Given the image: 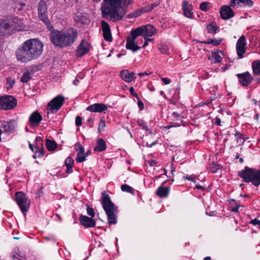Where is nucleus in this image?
I'll list each match as a JSON object with an SVG mask.
<instances>
[{
  "label": "nucleus",
  "instance_id": "f03ea898",
  "mask_svg": "<svg viewBox=\"0 0 260 260\" xmlns=\"http://www.w3.org/2000/svg\"><path fill=\"white\" fill-rule=\"evenodd\" d=\"M123 0H103L101 3V10L102 17L113 22L121 20L126 11L122 7Z\"/></svg>",
  "mask_w": 260,
  "mask_h": 260
},
{
  "label": "nucleus",
  "instance_id": "6ab92c4d",
  "mask_svg": "<svg viewBox=\"0 0 260 260\" xmlns=\"http://www.w3.org/2000/svg\"><path fill=\"white\" fill-rule=\"evenodd\" d=\"M3 132L8 134H11L15 131L16 123L15 121H5L2 124Z\"/></svg>",
  "mask_w": 260,
  "mask_h": 260
},
{
  "label": "nucleus",
  "instance_id": "aec40b11",
  "mask_svg": "<svg viewBox=\"0 0 260 260\" xmlns=\"http://www.w3.org/2000/svg\"><path fill=\"white\" fill-rule=\"evenodd\" d=\"M126 48L135 52L139 50L140 47L138 46L135 39L132 37H128L126 39Z\"/></svg>",
  "mask_w": 260,
  "mask_h": 260
},
{
  "label": "nucleus",
  "instance_id": "1a4fd4ad",
  "mask_svg": "<svg viewBox=\"0 0 260 260\" xmlns=\"http://www.w3.org/2000/svg\"><path fill=\"white\" fill-rule=\"evenodd\" d=\"M38 11L40 19L48 26L50 23L48 17L47 4L44 0L40 1L38 7Z\"/></svg>",
  "mask_w": 260,
  "mask_h": 260
},
{
  "label": "nucleus",
  "instance_id": "9b49d317",
  "mask_svg": "<svg viewBox=\"0 0 260 260\" xmlns=\"http://www.w3.org/2000/svg\"><path fill=\"white\" fill-rule=\"evenodd\" d=\"M246 40L244 36H241L236 43V51L240 58L243 57V54L246 51Z\"/></svg>",
  "mask_w": 260,
  "mask_h": 260
},
{
  "label": "nucleus",
  "instance_id": "3c124183",
  "mask_svg": "<svg viewBox=\"0 0 260 260\" xmlns=\"http://www.w3.org/2000/svg\"><path fill=\"white\" fill-rule=\"evenodd\" d=\"M135 17L140 16L143 13H144L143 9L138 10L134 11V12Z\"/></svg>",
  "mask_w": 260,
  "mask_h": 260
},
{
  "label": "nucleus",
  "instance_id": "e433bc0d",
  "mask_svg": "<svg viewBox=\"0 0 260 260\" xmlns=\"http://www.w3.org/2000/svg\"><path fill=\"white\" fill-rule=\"evenodd\" d=\"M76 160L78 162L85 161L86 160V156L84 152L78 153Z\"/></svg>",
  "mask_w": 260,
  "mask_h": 260
},
{
  "label": "nucleus",
  "instance_id": "a19ab883",
  "mask_svg": "<svg viewBox=\"0 0 260 260\" xmlns=\"http://www.w3.org/2000/svg\"><path fill=\"white\" fill-rule=\"evenodd\" d=\"M106 126V122L105 120L103 118H101L99 124L98 131L99 132H101V130L103 129L104 127Z\"/></svg>",
  "mask_w": 260,
  "mask_h": 260
},
{
  "label": "nucleus",
  "instance_id": "5701e85b",
  "mask_svg": "<svg viewBox=\"0 0 260 260\" xmlns=\"http://www.w3.org/2000/svg\"><path fill=\"white\" fill-rule=\"evenodd\" d=\"M143 27L144 39H146V38L148 37H151L157 32L156 28L151 24L143 25Z\"/></svg>",
  "mask_w": 260,
  "mask_h": 260
},
{
  "label": "nucleus",
  "instance_id": "6e6552de",
  "mask_svg": "<svg viewBox=\"0 0 260 260\" xmlns=\"http://www.w3.org/2000/svg\"><path fill=\"white\" fill-rule=\"evenodd\" d=\"M15 197L17 204L23 214L25 215L29 208L30 201L22 192H17L15 193Z\"/></svg>",
  "mask_w": 260,
  "mask_h": 260
},
{
  "label": "nucleus",
  "instance_id": "2f4dec72",
  "mask_svg": "<svg viewBox=\"0 0 260 260\" xmlns=\"http://www.w3.org/2000/svg\"><path fill=\"white\" fill-rule=\"evenodd\" d=\"M46 145L47 149L49 151L54 150L57 147V144L55 142L49 139L46 140Z\"/></svg>",
  "mask_w": 260,
  "mask_h": 260
},
{
  "label": "nucleus",
  "instance_id": "bb28decb",
  "mask_svg": "<svg viewBox=\"0 0 260 260\" xmlns=\"http://www.w3.org/2000/svg\"><path fill=\"white\" fill-rule=\"evenodd\" d=\"M24 256V253L20 251L18 248L15 249V250L11 253V257L14 260H26V258Z\"/></svg>",
  "mask_w": 260,
  "mask_h": 260
},
{
  "label": "nucleus",
  "instance_id": "7ed1b4c3",
  "mask_svg": "<svg viewBox=\"0 0 260 260\" xmlns=\"http://www.w3.org/2000/svg\"><path fill=\"white\" fill-rule=\"evenodd\" d=\"M78 32L74 28L63 29L60 31L53 30L50 33L51 42L60 48L71 46L76 41Z\"/></svg>",
  "mask_w": 260,
  "mask_h": 260
},
{
  "label": "nucleus",
  "instance_id": "39448f33",
  "mask_svg": "<svg viewBox=\"0 0 260 260\" xmlns=\"http://www.w3.org/2000/svg\"><path fill=\"white\" fill-rule=\"evenodd\" d=\"M238 175L245 182H251L255 186L260 184V170L246 167L239 172Z\"/></svg>",
  "mask_w": 260,
  "mask_h": 260
},
{
  "label": "nucleus",
  "instance_id": "69168bd1",
  "mask_svg": "<svg viewBox=\"0 0 260 260\" xmlns=\"http://www.w3.org/2000/svg\"><path fill=\"white\" fill-rule=\"evenodd\" d=\"M252 101L253 102V104L255 105L260 106V102L259 101H258L255 99H253L252 100Z\"/></svg>",
  "mask_w": 260,
  "mask_h": 260
},
{
  "label": "nucleus",
  "instance_id": "a18cd8bd",
  "mask_svg": "<svg viewBox=\"0 0 260 260\" xmlns=\"http://www.w3.org/2000/svg\"><path fill=\"white\" fill-rule=\"evenodd\" d=\"M129 92L132 95L136 98L137 99H139V97L138 95L137 94V93L136 92H135L134 88L133 87H131L129 88Z\"/></svg>",
  "mask_w": 260,
  "mask_h": 260
},
{
  "label": "nucleus",
  "instance_id": "c03bdc74",
  "mask_svg": "<svg viewBox=\"0 0 260 260\" xmlns=\"http://www.w3.org/2000/svg\"><path fill=\"white\" fill-rule=\"evenodd\" d=\"M7 83L9 85V87H8V88H12L14 83H15V81L14 80H12L11 79V78L10 77H8L7 78Z\"/></svg>",
  "mask_w": 260,
  "mask_h": 260
},
{
  "label": "nucleus",
  "instance_id": "4c0bfd02",
  "mask_svg": "<svg viewBox=\"0 0 260 260\" xmlns=\"http://www.w3.org/2000/svg\"><path fill=\"white\" fill-rule=\"evenodd\" d=\"M75 149L78 151V153L84 152V148L82 146L80 143H77L75 144Z\"/></svg>",
  "mask_w": 260,
  "mask_h": 260
},
{
  "label": "nucleus",
  "instance_id": "473e14b6",
  "mask_svg": "<svg viewBox=\"0 0 260 260\" xmlns=\"http://www.w3.org/2000/svg\"><path fill=\"white\" fill-rule=\"evenodd\" d=\"M235 136L237 140V143H238L239 145H243L245 141V139L240 133L236 132L235 134Z\"/></svg>",
  "mask_w": 260,
  "mask_h": 260
},
{
  "label": "nucleus",
  "instance_id": "4468645a",
  "mask_svg": "<svg viewBox=\"0 0 260 260\" xmlns=\"http://www.w3.org/2000/svg\"><path fill=\"white\" fill-rule=\"evenodd\" d=\"M35 149H36V154L32 157L34 158L37 157H42L44 154V150L43 147V140L40 137H37L36 138Z\"/></svg>",
  "mask_w": 260,
  "mask_h": 260
},
{
  "label": "nucleus",
  "instance_id": "393cba45",
  "mask_svg": "<svg viewBox=\"0 0 260 260\" xmlns=\"http://www.w3.org/2000/svg\"><path fill=\"white\" fill-rule=\"evenodd\" d=\"M170 187L162 185L159 186L155 192V194L160 198H166L170 192Z\"/></svg>",
  "mask_w": 260,
  "mask_h": 260
},
{
  "label": "nucleus",
  "instance_id": "ea45409f",
  "mask_svg": "<svg viewBox=\"0 0 260 260\" xmlns=\"http://www.w3.org/2000/svg\"><path fill=\"white\" fill-rule=\"evenodd\" d=\"M207 29L209 32L215 34L216 32L217 28L215 25L213 24H210L207 26Z\"/></svg>",
  "mask_w": 260,
  "mask_h": 260
},
{
  "label": "nucleus",
  "instance_id": "338daca9",
  "mask_svg": "<svg viewBox=\"0 0 260 260\" xmlns=\"http://www.w3.org/2000/svg\"><path fill=\"white\" fill-rule=\"evenodd\" d=\"M238 210H239V206H236V207L232 208L231 209V211L233 212H238Z\"/></svg>",
  "mask_w": 260,
  "mask_h": 260
},
{
  "label": "nucleus",
  "instance_id": "0eeeda50",
  "mask_svg": "<svg viewBox=\"0 0 260 260\" xmlns=\"http://www.w3.org/2000/svg\"><path fill=\"white\" fill-rule=\"evenodd\" d=\"M65 102V98L61 95H58L49 102L47 106L48 113H55L62 107Z\"/></svg>",
  "mask_w": 260,
  "mask_h": 260
},
{
  "label": "nucleus",
  "instance_id": "f257e3e1",
  "mask_svg": "<svg viewBox=\"0 0 260 260\" xmlns=\"http://www.w3.org/2000/svg\"><path fill=\"white\" fill-rule=\"evenodd\" d=\"M43 51V44L38 39H30L21 45L16 51L17 59L24 63L39 57Z\"/></svg>",
  "mask_w": 260,
  "mask_h": 260
},
{
  "label": "nucleus",
  "instance_id": "f3484780",
  "mask_svg": "<svg viewBox=\"0 0 260 260\" xmlns=\"http://www.w3.org/2000/svg\"><path fill=\"white\" fill-rule=\"evenodd\" d=\"M107 110V106L103 103H95L88 106L86 110L92 112L101 113Z\"/></svg>",
  "mask_w": 260,
  "mask_h": 260
},
{
  "label": "nucleus",
  "instance_id": "423d86ee",
  "mask_svg": "<svg viewBox=\"0 0 260 260\" xmlns=\"http://www.w3.org/2000/svg\"><path fill=\"white\" fill-rule=\"evenodd\" d=\"M21 20L17 17L9 16L4 17L0 20V35L5 34L10 29L21 30Z\"/></svg>",
  "mask_w": 260,
  "mask_h": 260
},
{
  "label": "nucleus",
  "instance_id": "dca6fc26",
  "mask_svg": "<svg viewBox=\"0 0 260 260\" xmlns=\"http://www.w3.org/2000/svg\"><path fill=\"white\" fill-rule=\"evenodd\" d=\"M101 26L104 39L108 42H111L112 37L109 24L104 20L101 21Z\"/></svg>",
  "mask_w": 260,
  "mask_h": 260
},
{
  "label": "nucleus",
  "instance_id": "052dcab7",
  "mask_svg": "<svg viewBox=\"0 0 260 260\" xmlns=\"http://www.w3.org/2000/svg\"><path fill=\"white\" fill-rule=\"evenodd\" d=\"M215 123L217 125H221V120L220 118L216 117L215 119Z\"/></svg>",
  "mask_w": 260,
  "mask_h": 260
},
{
  "label": "nucleus",
  "instance_id": "f8f14e48",
  "mask_svg": "<svg viewBox=\"0 0 260 260\" xmlns=\"http://www.w3.org/2000/svg\"><path fill=\"white\" fill-rule=\"evenodd\" d=\"M237 76L240 84L244 87L250 85L253 79L252 76L248 72L238 74Z\"/></svg>",
  "mask_w": 260,
  "mask_h": 260
},
{
  "label": "nucleus",
  "instance_id": "5fc2aeb1",
  "mask_svg": "<svg viewBox=\"0 0 260 260\" xmlns=\"http://www.w3.org/2000/svg\"><path fill=\"white\" fill-rule=\"evenodd\" d=\"M160 4V2L159 1H156L155 3L150 4L151 8L153 9L154 8L159 6Z\"/></svg>",
  "mask_w": 260,
  "mask_h": 260
},
{
  "label": "nucleus",
  "instance_id": "37998d69",
  "mask_svg": "<svg viewBox=\"0 0 260 260\" xmlns=\"http://www.w3.org/2000/svg\"><path fill=\"white\" fill-rule=\"evenodd\" d=\"M209 3L206 2H203L201 4L200 8L203 11H206L208 9V5Z\"/></svg>",
  "mask_w": 260,
  "mask_h": 260
},
{
  "label": "nucleus",
  "instance_id": "8fccbe9b",
  "mask_svg": "<svg viewBox=\"0 0 260 260\" xmlns=\"http://www.w3.org/2000/svg\"><path fill=\"white\" fill-rule=\"evenodd\" d=\"M143 12L145 13L150 12L152 10H153L152 8H151L150 4L148 5L147 6L144 7L143 9Z\"/></svg>",
  "mask_w": 260,
  "mask_h": 260
},
{
  "label": "nucleus",
  "instance_id": "b1692460",
  "mask_svg": "<svg viewBox=\"0 0 260 260\" xmlns=\"http://www.w3.org/2000/svg\"><path fill=\"white\" fill-rule=\"evenodd\" d=\"M42 120V115L38 112H33L30 116L29 122L32 125H36L39 124Z\"/></svg>",
  "mask_w": 260,
  "mask_h": 260
},
{
  "label": "nucleus",
  "instance_id": "864d4df0",
  "mask_svg": "<svg viewBox=\"0 0 260 260\" xmlns=\"http://www.w3.org/2000/svg\"><path fill=\"white\" fill-rule=\"evenodd\" d=\"M138 100V105L139 107L142 109L144 108V104L142 102V101L140 100V99L139 98V99H137Z\"/></svg>",
  "mask_w": 260,
  "mask_h": 260
},
{
  "label": "nucleus",
  "instance_id": "412c9836",
  "mask_svg": "<svg viewBox=\"0 0 260 260\" xmlns=\"http://www.w3.org/2000/svg\"><path fill=\"white\" fill-rule=\"evenodd\" d=\"M133 72L129 73L127 70H122L120 72V76L122 80L126 82H131L135 80L136 77Z\"/></svg>",
  "mask_w": 260,
  "mask_h": 260
},
{
  "label": "nucleus",
  "instance_id": "774afa93",
  "mask_svg": "<svg viewBox=\"0 0 260 260\" xmlns=\"http://www.w3.org/2000/svg\"><path fill=\"white\" fill-rule=\"evenodd\" d=\"M134 17H135V15H134V14L133 12L131 13V14H128V16H127V18H134Z\"/></svg>",
  "mask_w": 260,
  "mask_h": 260
},
{
  "label": "nucleus",
  "instance_id": "79ce46f5",
  "mask_svg": "<svg viewBox=\"0 0 260 260\" xmlns=\"http://www.w3.org/2000/svg\"><path fill=\"white\" fill-rule=\"evenodd\" d=\"M87 212L91 217V218L94 217L95 213L94 210L88 206L87 207Z\"/></svg>",
  "mask_w": 260,
  "mask_h": 260
},
{
  "label": "nucleus",
  "instance_id": "f704fd0d",
  "mask_svg": "<svg viewBox=\"0 0 260 260\" xmlns=\"http://www.w3.org/2000/svg\"><path fill=\"white\" fill-rule=\"evenodd\" d=\"M30 73L28 72H25L23 74L22 76L20 79V81L22 83H27L31 79Z\"/></svg>",
  "mask_w": 260,
  "mask_h": 260
},
{
  "label": "nucleus",
  "instance_id": "13d9d810",
  "mask_svg": "<svg viewBox=\"0 0 260 260\" xmlns=\"http://www.w3.org/2000/svg\"><path fill=\"white\" fill-rule=\"evenodd\" d=\"M219 169V168L218 167L213 166V167H211L210 171L212 173H214L216 172L217 170Z\"/></svg>",
  "mask_w": 260,
  "mask_h": 260
},
{
  "label": "nucleus",
  "instance_id": "09e8293b",
  "mask_svg": "<svg viewBox=\"0 0 260 260\" xmlns=\"http://www.w3.org/2000/svg\"><path fill=\"white\" fill-rule=\"evenodd\" d=\"M239 1V0H231L229 6H230V7H235L236 6H238Z\"/></svg>",
  "mask_w": 260,
  "mask_h": 260
},
{
  "label": "nucleus",
  "instance_id": "4d7b16f0",
  "mask_svg": "<svg viewBox=\"0 0 260 260\" xmlns=\"http://www.w3.org/2000/svg\"><path fill=\"white\" fill-rule=\"evenodd\" d=\"M161 80L165 84H169L170 83V80L168 78H161Z\"/></svg>",
  "mask_w": 260,
  "mask_h": 260
},
{
  "label": "nucleus",
  "instance_id": "2eb2a0df",
  "mask_svg": "<svg viewBox=\"0 0 260 260\" xmlns=\"http://www.w3.org/2000/svg\"><path fill=\"white\" fill-rule=\"evenodd\" d=\"M220 14L223 20L230 19L234 16V12L230 6L227 5L222 6L220 10Z\"/></svg>",
  "mask_w": 260,
  "mask_h": 260
},
{
  "label": "nucleus",
  "instance_id": "c9c22d12",
  "mask_svg": "<svg viewBox=\"0 0 260 260\" xmlns=\"http://www.w3.org/2000/svg\"><path fill=\"white\" fill-rule=\"evenodd\" d=\"M121 190L124 192H129L133 194L134 193L133 188L127 184H123L121 186Z\"/></svg>",
  "mask_w": 260,
  "mask_h": 260
},
{
  "label": "nucleus",
  "instance_id": "c85d7f7f",
  "mask_svg": "<svg viewBox=\"0 0 260 260\" xmlns=\"http://www.w3.org/2000/svg\"><path fill=\"white\" fill-rule=\"evenodd\" d=\"M253 73L255 76H260V61L255 60L252 66Z\"/></svg>",
  "mask_w": 260,
  "mask_h": 260
},
{
  "label": "nucleus",
  "instance_id": "cd10ccee",
  "mask_svg": "<svg viewBox=\"0 0 260 260\" xmlns=\"http://www.w3.org/2000/svg\"><path fill=\"white\" fill-rule=\"evenodd\" d=\"M131 37L136 39L139 36H142L144 38L143 25L133 29L131 32Z\"/></svg>",
  "mask_w": 260,
  "mask_h": 260
},
{
  "label": "nucleus",
  "instance_id": "20e7f679",
  "mask_svg": "<svg viewBox=\"0 0 260 260\" xmlns=\"http://www.w3.org/2000/svg\"><path fill=\"white\" fill-rule=\"evenodd\" d=\"M102 196L101 202L107 214L108 223L109 224H115L117 223V207L112 202L105 191L102 192Z\"/></svg>",
  "mask_w": 260,
  "mask_h": 260
},
{
  "label": "nucleus",
  "instance_id": "ddd939ff",
  "mask_svg": "<svg viewBox=\"0 0 260 260\" xmlns=\"http://www.w3.org/2000/svg\"><path fill=\"white\" fill-rule=\"evenodd\" d=\"M90 44L88 42L84 40L79 44L76 52V55L77 57H82L89 51Z\"/></svg>",
  "mask_w": 260,
  "mask_h": 260
},
{
  "label": "nucleus",
  "instance_id": "bf43d9fd",
  "mask_svg": "<svg viewBox=\"0 0 260 260\" xmlns=\"http://www.w3.org/2000/svg\"><path fill=\"white\" fill-rule=\"evenodd\" d=\"M148 164L150 166H154L157 164V162L155 160L152 159L148 161Z\"/></svg>",
  "mask_w": 260,
  "mask_h": 260
},
{
  "label": "nucleus",
  "instance_id": "e2e57ef3",
  "mask_svg": "<svg viewBox=\"0 0 260 260\" xmlns=\"http://www.w3.org/2000/svg\"><path fill=\"white\" fill-rule=\"evenodd\" d=\"M150 74V73H148L147 72H143V73H140L139 74H138V76H140V77H142V76H145V75H149Z\"/></svg>",
  "mask_w": 260,
  "mask_h": 260
},
{
  "label": "nucleus",
  "instance_id": "680f3d73",
  "mask_svg": "<svg viewBox=\"0 0 260 260\" xmlns=\"http://www.w3.org/2000/svg\"><path fill=\"white\" fill-rule=\"evenodd\" d=\"M196 188L198 189L204 190L205 189V187L200 184H197L196 185Z\"/></svg>",
  "mask_w": 260,
  "mask_h": 260
},
{
  "label": "nucleus",
  "instance_id": "4be33fe9",
  "mask_svg": "<svg viewBox=\"0 0 260 260\" xmlns=\"http://www.w3.org/2000/svg\"><path fill=\"white\" fill-rule=\"evenodd\" d=\"M80 221L82 225L86 228H91L95 226L94 220L85 215L80 216Z\"/></svg>",
  "mask_w": 260,
  "mask_h": 260
},
{
  "label": "nucleus",
  "instance_id": "9d476101",
  "mask_svg": "<svg viewBox=\"0 0 260 260\" xmlns=\"http://www.w3.org/2000/svg\"><path fill=\"white\" fill-rule=\"evenodd\" d=\"M16 105L17 100L13 96L5 95L0 98V109H12Z\"/></svg>",
  "mask_w": 260,
  "mask_h": 260
},
{
  "label": "nucleus",
  "instance_id": "72a5a7b5",
  "mask_svg": "<svg viewBox=\"0 0 260 260\" xmlns=\"http://www.w3.org/2000/svg\"><path fill=\"white\" fill-rule=\"evenodd\" d=\"M253 5V2L251 0H239V7H251Z\"/></svg>",
  "mask_w": 260,
  "mask_h": 260
},
{
  "label": "nucleus",
  "instance_id": "49530a36",
  "mask_svg": "<svg viewBox=\"0 0 260 260\" xmlns=\"http://www.w3.org/2000/svg\"><path fill=\"white\" fill-rule=\"evenodd\" d=\"M75 123L78 126L82 125V118L80 116H78L76 117Z\"/></svg>",
  "mask_w": 260,
  "mask_h": 260
},
{
  "label": "nucleus",
  "instance_id": "0e129e2a",
  "mask_svg": "<svg viewBox=\"0 0 260 260\" xmlns=\"http://www.w3.org/2000/svg\"><path fill=\"white\" fill-rule=\"evenodd\" d=\"M186 179H187V180H190V181H193V182H196V181L194 180V179L193 178V177L192 176H186L185 177Z\"/></svg>",
  "mask_w": 260,
  "mask_h": 260
},
{
  "label": "nucleus",
  "instance_id": "58836bf2",
  "mask_svg": "<svg viewBox=\"0 0 260 260\" xmlns=\"http://www.w3.org/2000/svg\"><path fill=\"white\" fill-rule=\"evenodd\" d=\"M137 123L138 125H139L140 126L142 127V128H143L145 130H147V126L146 123L144 121V120H143L142 119H138L137 121Z\"/></svg>",
  "mask_w": 260,
  "mask_h": 260
},
{
  "label": "nucleus",
  "instance_id": "6e6d98bb",
  "mask_svg": "<svg viewBox=\"0 0 260 260\" xmlns=\"http://www.w3.org/2000/svg\"><path fill=\"white\" fill-rule=\"evenodd\" d=\"M172 116H173L174 118H177L178 120L180 119L181 118V115L178 113L177 112H173L172 113Z\"/></svg>",
  "mask_w": 260,
  "mask_h": 260
},
{
  "label": "nucleus",
  "instance_id": "603ef678",
  "mask_svg": "<svg viewBox=\"0 0 260 260\" xmlns=\"http://www.w3.org/2000/svg\"><path fill=\"white\" fill-rule=\"evenodd\" d=\"M250 223L252 224L253 225H258L259 228H260V220L255 218L253 220H251L250 222Z\"/></svg>",
  "mask_w": 260,
  "mask_h": 260
},
{
  "label": "nucleus",
  "instance_id": "de8ad7c7",
  "mask_svg": "<svg viewBox=\"0 0 260 260\" xmlns=\"http://www.w3.org/2000/svg\"><path fill=\"white\" fill-rule=\"evenodd\" d=\"M221 40L211 39V44L214 46H217L220 44Z\"/></svg>",
  "mask_w": 260,
  "mask_h": 260
},
{
  "label": "nucleus",
  "instance_id": "a211bd4d",
  "mask_svg": "<svg viewBox=\"0 0 260 260\" xmlns=\"http://www.w3.org/2000/svg\"><path fill=\"white\" fill-rule=\"evenodd\" d=\"M184 15L189 18H192L193 13L192 12L191 5L186 0H184L182 8Z\"/></svg>",
  "mask_w": 260,
  "mask_h": 260
},
{
  "label": "nucleus",
  "instance_id": "a878e982",
  "mask_svg": "<svg viewBox=\"0 0 260 260\" xmlns=\"http://www.w3.org/2000/svg\"><path fill=\"white\" fill-rule=\"evenodd\" d=\"M106 149V143L104 139L101 138L97 140L96 146L94 148V150L96 152H101Z\"/></svg>",
  "mask_w": 260,
  "mask_h": 260
},
{
  "label": "nucleus",
  "instance_id": "c756f323",
  "mask_svg": "<svg viewBox=\"0 0 260 260\" xmlns=\"http://www.w3.org/2000/svg\"><path fill=\"white\" fill-rule=\"evenodd\" d=\"M65 165L66 166L67 169L66 172L70 173L73 172V164L74 163V160L72 157L69 156L65 160Z\"/></svg>",
  "mask_w": 260,
  "mask_h": 260
},
{
  "label": "nucleus",
  "instance_id": "7c9ffc66",
  "mask_svg": "<svg viewBox=\"0 0 260 260\" xmlns=\"http://www.w3.org/2000/svg\"><path fill=\"white\" fill-rule=\"evenodd\" d=\"M221 51L212 52L211 57L214 59V63H219L222 60V58L221 56Z\"/></svg>",
  "mask_w": 260,
  "mask_h": 260
}]
</instances>
